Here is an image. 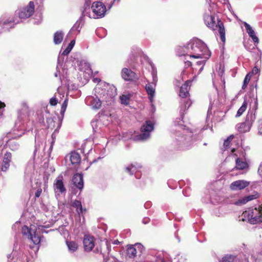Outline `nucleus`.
<instances>
[{"mask_svg": "<svg viewBox=\"0 0 262 262\" xmlns=\"http://www.w3.org/2000/svg\"><path fill=\"white\" fill-rule=\"evenodd\" d=\"M203 19L206 26L213 31L219 29V33L220 35V38L223 42L226 41L225 29L223 23L221 19H217V24L215 22V17L213 15L209 13H205L203 16Z\"/></svg>", "mask_w": 262, "mask_h": 262, "instance_id": "1", "label": "nucleus"}, {"mask_svg": "<svg viewBox=\"0 0 262 262\" xmlns=\"http://www.w3.org/2000/svg\"><path fill=\"white\" fill-rule=\"evenodd\" d=\"M192 52L187 55L189 58H205L208 59L210 56V52L206 45L200 40H196L191 45Z\"/></svg>", "mask_w": 262, "mask_h": 262, "instance_id": "2", "label": "nucleus"}, {"mask_svg": "<svg viewBox=\"0 0 262 262\" xmlns=\"http://www.w3.org/2000/svg\"><path fill=\"white\" fill-rule=\"evenodd\" d=\"M243 220H248L251 224L262 222V205L258 208H249L243 212Z\"/></svg>", "mask_w": 262, "mask_h": 262, "instance_id": "3", "label": "nucleus"}, {"mask_svg": "<svg viewBox=\"0 0 262 262\" xmlns=\"http://www.w3.org/2000/svg\"><path fill=\"white\" fill-rule=\"evenodd\" d=\"M255 120V114L252 112L248 113L246 116L245 121L237 125L238 130L241 133L249 131Z\"/></svg>", "mask_w": 262, "mask_h": 262, "instance_id": "4", "label": "nucleus"}, {"mask_svg": "<svg viewBox=\"0 0 262 262\" xmlns=\"http://www.w3.org/2000/svg\"><path fill=\"white\" fill-rule=\"evenodd\" d=\"M154 129V124L150 121H146L141 127L140 130L142 134L137 136V140H145L150 136V132Z\"/></svg>", "mask_w": 262, "mask_h": 262, "instance_id": "5", "label": "nucleus"}, {"mask_svg": "<svg viewBox=\"0 0 262 262\" xmlns=\"http://www.w3.org/2000/svg\"><path fill=\"white\" fill-rule=\"evenodd\" d=\"M34 10L35 6L34 2L30 1L27 6L19 9L18 16L20 18H28L33 15Z\"/></svg>", "mask_w": 262, "mask_h": 262, "instance_id": "6", "label": "nucleus"}, {"mask_svg": "<svg viewBox=\"0 0 262 262\" xmlns=\"http://www.w3.org/2000/svg\"><path fill=\"white\" fill-rule=\"evenodd\" d=\"M121 76L126 81L136 82L139 79V76L135 72L126 68L122 69Z\"/></svg>", "mask_w": 262, "mask_h": 262, "instance_id": "7", "label": "nucleus"}, {"mask_svg": "<svg viewBox=\"0 0 262 262\" xmlns=\"http://www.w3.org/2000/svg\"><path fill=\"white\" fill-rule=\"evenodd\" d=\"M92 9L93 12L96 14L97 18L103 17L106 12L105 6L101 2L93 3Z\"/></svg>", "mask_w": 262, "mask_h": 262, "instance_id": "8", "label": "nucleus"}, {"mask_svg": "<svg viewBox=\"0 0 262 262\" xmlns=\"http://www.w3.org/2000/svg\"><path fill=\"white\" fill-rule=\"evenodd\" d=\"M127 255L130 258H134L138 253L140 254L142 253V245L141 244H136L130 246L127 249Z\"/></svg>", "mask_w": 262, "mask_h": 262, "instance_id": "9", "label": "nucleus"}, {"mask_svg": "<svg viewBox=\"0 0 262 262\" xmlns=\"http://www.w3.org/2000/svg\"><path fill=\"white\" fill-rule=\"evenodd\" d=\"M11 161L12 154L11 152L7 151L4 155L2 163L1 169L2 171L6 172L9 169Z\"/></svg>", "mask_w": 262, "mask_h": 262, "instance_id": "10", "label": "nucleus"}, {"mask_svg": "<svg viewBox=\"0 0 262 262\" xmlns=\"http://www.w3.org/2000/svg\"><path fill=\"white\" fill-rule=\"evenodd\" d=\"M94 242L95 238L93 236L85 235L83 241L84 250L87 252L92 250L95 246Z\"/></svg>", "mask_w": 262, "mask_h": 262, "instance_id": "11", "label": "nucleus"}, {"mask_svg": "<svg viewBox=\"0 0 262 262\" xmlns=\"http://www.w3.org/2000/svg\"><path fill=\"white\" fill-rule=\"evenodd\" d=\"M192 80H187L180 88L179 92V96L181 98H184L187 97L189 95V90L191 86Z\"/></svg>", "mask_w": 262, "mask_h": 262, "instance_id": "12", "label": "nucleus"}, {"mask_svg": "<svg viewBox=\"0 0 262 262\" xmlns=\"http://www.w3.org/2000/svg\"><path fill=\"white\" fill-rule=\"evenodd\" d=\"M249 185V182L240 180L232 182L230 185V188L232 190H242L247 187Z\"/></svg>", "mask_w": 262, "mask_h": 262, "instance_id": "13", "label": "nucleus"}, {"mask_svg": "<svg viewBox=\"0 0 262 262\" xmlns=\"http://www.w3.org/2000/svg\"><path fill=\"white\" fill-rule=\"evenodd\" d=\"M72 182L75 186L80 190L83 187V176L81 174L76 173L72 178Z\"/></svg>", "mask_w": 262, "mask_h": 262, "instance_id": "14", "label": "nucleus"}, {"mask_svg": "<svg viewBox=\"0 0 262 262\" xmlns=\"http://www.w3.org/2000/svg\"><path fill=\"white\" fill-rule=\"evenodd\" d=\"M25 228L27 230V232L29 234L30 239L32 241L34 244H38L40 242V237L36 233V231H32L31 228H29L26 227Z\"/></svg>", "mask_w": 262, "mask_h": 262, "instance_id": "15", "label": "nucleus"}, {"mask_svg": "<svg viewBox=\"0 0 262 262\" xmlns=\"http://www.w3.org/2000/svg\"><path fill=\"white\" fill-rule=\"evenodd\" d=\"M236 166L234 168L235 169L244 170L248 168L249 164L247 162L243 161L240 158H237L235 161Z\"/></svg>", "mask_w": 262, "mask_h": 262, "instance_id": "16", "label": "nucleus"}, {"mask_svg": "<svg viewBox=\"0 0 262 262\" xmlns=\"http://www.w3.org/2000/svg\"><path fill=\"white\" fill-rule=\"evenodd\" d=\"M69 159L73 165L79 164L81 161L80 155L75 151L71 152L70 154Z\"/></svg>", "mask_w": 262, "mask_h": 262, "instance_id": "17", "label": "nucleus"}, {"mask_svg": "<svg viewBox=\"0 0 262 262\" xmlns=\"http://www.w3.org/2000/svg\"><path fill=\"white\" fill-rule=\"evenodd\" d=\"M72 206L76 209V211L78 214L80 215L83 212H86V210L85 208H83L82 207L81 203L80 201L74 200L72 204Z\"/></svg>", "mask_w": 262, "mask_h": 262, "instance_id": "18", "label": "nucleus"}, {"mask_svg": "<svg viewBox=\"0 0 262 262\" xmlns=\"http://www.w3.org/2000/svg\"><path fill=\"white\" fill-rule=\"evenodd\" d=\"M145 90L148 96L149 99L151 102H152L155 94V89L153 88L152 85L148 84L145 86Z\"/></svg>", "mask_w": 262, "mask_h": 262, "instance_id": "19", "label": "nucleus"}, {"mask_svg": "<svg viewBox=\"0 0 262 262\" xmlns=\"http://www.w3.org/2000/svg\"><path fill=\"white\" fill-rule=\"evenodd\" d=\"M55 186L56 189L60 193L64 192L66 191L63 182L61 180H56Z\"/></svg>", "mask_w": 262, "mask_h": 262, "instance_id": "20", "label": "nucleus"}, {"mask_svg": "<svg viewBox=\"0 0 262 262\" xmlns=\"http://www.w3.org/2000/svg\"><path fill=\"white\" fill-rule=\"evenodd\" d=\"M67 245L69 250L72 252H75L78 249V244L74 241H67Z\"/></svg>", "mask_w": 262, "mask_h": 262, "instance_id": "21", "label": "nucleus"}, {"mask_svg": "<svg viewBox=\"0 0 262 262\" xmlns=\"http://www.w3.org/2000/svg\"><path fill=\"white\" fill-rule=\"evenodd\" d=\"M63 39V33L61 32H56L54 35V42L55 44H59Z\"/></svg>", "mask_w": 262, "mask_h": 262, "instance_id": "22", "label": "nucleus"}, {"mask_svg": "<svg viewBox=\"0 0 262 262\" xmlns=\"http://www.w3.org/2000/svg\"><path fill=\"white\" fill-rule=\"evenodd\" d=\"M247 102L246 100H245L242 104V105L240 107V108L238 110L236 117H240L246 110L247 108Z\"/></svg>", "mask_w": 262, "mask_h": 262, "instance_id": "23", "label": "nucleus"}, {"mask_svg": "<svg viewBox=\"0 0 262 262\" xmlns=\"http://www.w3.org/2000/svg\"><path fill=\"white\" fill-rule=\"evenodd\" d=\"M91 105L94 109H99L101 106V101L97 98H94L91 101Z\"/></svg>", "mask_w": 262, "mask_h": 262, "instance_id": "24", "label": "nucleus"}, {"mask_svg": "<svg viewBox=\"0 0 262 262\" xmlns=\"http://www.w3.org/2000/svg\"><path fill=\"white\" fill-rule=\"evenodd\" d=\"M75 43V41L74 40H72L70 42V43L68 45L67 48L63 51L62 55H65V56L68 55L70 53L71 51L72 50Z\"/></svg>", "mask_w": 262, "mask_h": 262, "instance_id": "25", "label": "nucleus"}, {"mask_svg": "<svg viewBox=\"0 0 262 262\" xmlns=\"http://www.w3.org/2000/svg\"><path fill=\"white\" fill-rule=\"evenodd\" d=\"M251 77V75L250 73L247 74L246 75V76L244 78L243 84L242 86V89L243 90L247 88V85L250 80Z\"/></svg>", "mask_w": 262, "mask_h": 262, "instance_id": "26", "label": "nucleus"}, {"mask_svg": "<svg viewBox=\"0 0 262 262\" xmlns=\"http://www.w3.org/2000/svg\"><path fill=\"white\" fill-rule=\"evenodd\" d=\"M234 136L233 135H231L228 138L225 140L223 145L227 149L229 147L231 141L233 139Z\"/></svg>", "mask_w": 262, "mask_h": 262, "instance_id": "27", "label": "nucleus"}, {"mask_svg": "<svg viewBox=\"0 0 262 262\" xmlns=\"http://www.w3.org/2000/svg\"><path fill=\"white\" fill-rule=\"evenodd\" d=\"M255 199H256L255 195H250L244 197L242 200H241L239 201L242 204H245V203H247L248 202L253 200Z\"/></svg>", "mask_w": 262, "mask_h": 262, "instance_id": "28", "label": "nucleus"}, {"mask_svg": "<svg viewBox=\"0 0 262 262\" xmlns=\"http://www.w3.org/2000/svg\"><path fill=\"white\" fill-rule=\"evenodd\" d=\"M122 104L128 105L129 103V97L127 95H122L120 97Z\"/></svg>", "mask_w": 262, "mask_h": 262, "instance_id": "29", "label": "nucleus"}, {"mask_svg": "<svg viewBox=\"0 0 262 262\" xmlns=\"http://www.w3.org/2000/svg\"><path fill=\"white\" fill-rule=\"evenodd\" d=\"M244 26L246 28L247 32L248 33L250 36L255 34L254 31L253 30L250 25H249L248 23H245Z\"/></svg>", "mask_w": 262, "mask_h": 262, "instance_id": "30", "label": "nucleus"}, {"mask_svg": "<svg viewBox=\"0 0 262 262\" xmlns=\"http://www.w3.org/2000/svg\"><path fill=\"white\" fill-rule=\"evenodd\" d=\"M68 99L67 98H66L64 100V101L62 104V106L61 107L60 114L62 116H63L64 112L66 111V109H67V107L68 106Z\"/></svg>", "mask_w": 262, "mask_h": 262, "instance_id": "31", "label": "nucleus"}, {"mask_svg": "<svg viewBox=\"0 0 262 262\" xmlns=\"http://www.w3.org/2000/svg\"><path fill=\"white\" fill-rule=\"evenodd\" d=\"M9 148L12 150H15L18 149L19 144L15 141H10L9 143Z\"/></svg>", "mask_w": 262, "mask_h": 262, "instance_id": "32", "label": "nucleus"}, {"mask_svg": "<svg viewBox=\"0 0 262 262\" xmlns=\"http://www.w3.org/2000/svg\"><path fill=\"white\" fill-rule=\"evenodd\" d=\"M234 257L231 255L224 256L220 262H234Z\"/></svg>", "mask_w": 262, "mask_h": 262, "instance_id": "33", "label": "nucleus"}, {"mask_svg": "<svg viewBox=\"0 0 262 262\" xmlns=\"http://www.w3.org/2000/svg\"><path fill=\"white\" fill-rule=\"evenodd\" d=\"M14 22V19H7L6 20H1L0 21V26L3 27L6 25L10 26Z\"/></svg>", "mask_w": 262, "mask_h": 262, "instance_id": "34", "label": "nucleus"}, {"mask_svg": "<svg viewBox=\"0 0 262 262\" xmlns=\"http://www.w3.org/2000/svg\"><path fill=\"white\" fill-rule=\"evenodd\" d=\"M188 57V56H187V55H184V57H183V58H184L183 60H184V64H185L184 67L185 68H188L189 67H190L192 66L191 62L187 59V57Z\"/></svg>", "mask_w": 262, "mask_h": 262, "instance_id": "35", "label": "nucleus"}, {"mask_svg": "<svg viewBox=\"0 0 262 262\" xmlns=\"http://www.w3.org/2000/svg\"><path fill=\"white\" fill-rule=\"evenodd\" d=\"M134 167L133 164L126 167L125 168V171L128 173L130 175L133 174L134 171L132 170V169Z\"/></svg>", "mask_w": 262, "mask_h": 262, "instance_id": "36", "label": "nucleus"}, {"mask_svg": "<svg viewBox=\"0 0 262 262\" xmlns=\"http://www.w3.org/2000/svg\"><path fill=\"white\" fill-rule=\"evenodd\" d=\"M58 103V100L55 97H52L50 100V104L52 106H55Z\"/></svg>", "mask_w": 262, "mask_h": 262, "instance_id": "37", "label": "nucleus"}, {"mask_svg": "<svg viewBox=\"0 0 262 262\" xmlns=\"http://www.w3.org/2000/svg\"><path fill=\"white\" fill-rule=\"evenodd\" d=\"M42 192V189L41 188H38L35 193L36 198H39Z\"/></svg>", "mask_w": 262, "mask_h": 262, "instance_id": "38", "label": "nucleus"}, {"mask_svg": "<svg viewBox=\"0 0 262 262\" xmlns=\"http://www.w3.org/2000/svg\"><path fill=\"white\" fill-rule=\"evenodd\" d=\"M259 72V69H258V68L257 67H254L252 70V72L251 73V74H256L258 73V72Z\"/></svg>", "mask_w": 262, "mask_h": 262, "instance_id": "39", "label": "nucleus"}, {"mask_svg": "<svg viewBox=\"0 0 262 262\" xmlns=\"http://www.w3.org/2000/svg\"><path fill=\"white\" fill-rule=\"evenodd\" d=\"M85 3H84V10H85L88 7H89L91 4V0H84Z\"/></svg>", "mask_w": 262, "mask_h": 262, "instance_id": "40", "label": "nucleus"}, {"mask_svg": "<svg viewBox=\"0 0 262 262\" xmlns=\"http://www.w3.org/2000/svg\"><path fill=\"white\" fill-rule=\"evenodd\" d=\"M130 60H131V62L130 63V64L137 62V57H136V56H135V55H134V54H133L132 57H131Z\"/></svg>", "mask_w": 262, "mask_h": 262, "instance_id": "41", "label": "nucleus"}, {"mask_svg": "<svg viewBox=\"0 0 262 262\" xmlns=\"http://www.w3.org/2000/svg\"><path fill=\"white\" fill-rule=\"evenodd\" d=\"M250 37L252 38L253 41L255 43L258 42V37L255 35V34H253L252 35H251Z\"/></svg>", "mask_w": 262, "mask_h": 262, "instance_id": "42", "label": "nucleus"}, {"mask_svg": "<svg viewBox=\"0 0 262 262\" xmlns=\"http://www.w3.org/2000/svg\"><path fill=\"white\" fill-rule=\"evenodd\" d=\"M191 104V102L190 100H189V99L186 100L185 102V107H186L187 106V108H188L190 106Z\"/></svg>", "mask_w": 262, "mask_h": 262, "instance_id": "43", "label": "nucleus"}, {"mask_svg": "<svg viewBox=\"0 0 262 262\" xmlns=\"http://www.w3.org/2000/svg\"><path fill=\"white\" fill-rule=\"evenodd\" d=\"M258 134L260 135H262V123L260 124L259 126Z\"/></svg>", "mask_w": 262, "mask_h": 262, "instance_id": "44", "label": "nucleus"}, {"mask_svg": "<svg viewBox=\"0 0 262 262\" xmlns=\"http://www.w3.org/2000/svg\"><path fill=\"white\" fill-rule=\"evenodd\" d=\"M27 227L26 226H24V227L23 228V232L24 234H26L27 233H29L28 232H27V230L26 229V228H25V227Z\"/></svg>", "mask_w": 262, "mask_h": 262, "instance_id": "45", "label": "nucleus"}, {"mask_svg": "<svg viewBox=\"0 0 262 262\" xmlns=\"http://www.w3.org/2000/svg\"><path fill=\"white\" fill-rule=\"evenodd\" d=\"M100 81H101V79H99V78H94V79H93V81H94V82H95V83H96V82L99 83V82H100Z\"/></svg>", "mask_w": 262, "mask_h": 262, "instance_id": "46", "label": "nucleus"}, {"mask_svg": "<svg viewBox=\"0 0 262 262\" xmlns=\"http://www.w3.org/2000/svg\"><path fill=\"white\" fill-rule=\"evenodd\" d=\"M5 107V104L4 102H0V108H3Z\"/></svg>", "mask_w": 262, "mask_h": 262, "instance_id": "47", "label": "nucleus"}, {"mask_svg": "<svg viewBox=\"0 0 262 262\" xmlns=\"http://www.w3.org/2000/svg\"><path fill=\"white\" fill-rule=\"evenodd\" d=\"M197 64L201 65V64H204V60L203 61H199L196 62Z\"/></svg>", "mask_w": 262, "mask_h": 262, "instance_id": "48", "label": "nucleus"}, {"mask_svg": "<svg viewBox=\"0 0 262 262\" xmlns=\"http://www.w3.org/2000/svg\"><path fill=\"white\" fill-rule=\"evenodd\" d=\"M118 243H119V241H117H117H115L114 242V244H118Z\"/></svg>", "mask_w": 262, "mask_h": 262, "instance_id": "49", "label": "nucleus"}, {"mask_svg": "<svg viewBox=\"0 0 262 262\" xmlns=\"http://www.w3.org/2000/svg\"><path fill=\"white\" fill-rule=\"evenodd\" d=\"M98 73V71H96V72H95L94 75H96Z\"/></svg>", "mask_w": 262, "mask_h": 262, "instance_id": "50", "label": "nucleus"}, {"mask_svg": "<svg viewBox=\"0 0 262 262\" xmlns=\"http://www.w3.org/2000/svg\"><path fill=\"white\" fill-rule=\"evenodd\" d=\"M234 151H235V149L234 148L232 149V152H234Z\"/></svg>", "mask_w": 262, "mask_h": 262, "instance_id": "51", "label": "nucleus"}]
</instances>
